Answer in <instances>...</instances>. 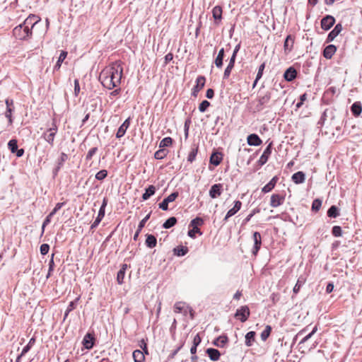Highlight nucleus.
Segmentation results:
<instances>
[{
	"instance_id": "obj_35",
	"label": "nucleus",
	"mask_w": 362,
	"mask_h": 362,
	"mask_svg": "<svg viewBox=\"0 0 362 362\" xmlns=\"http://www.w3.org/2000/svg\"><path fill=\"white\" fill-rule=\"evenodd\" d=\"M306 279L303 276H300L297 280V282L293 287V291L295 294H297L301 286L305 283Z\"/></svg>"
},
{
	"instance_id": "obj_18",
	"label": "nucleus",
	"mask_w": 362,
	"mask_h": 362,
	"mask_svg": "<svg viewBox=\"0 0 362 362\" xmlns=\"http://www.w3.org/2000/svg\"><path fill=\"white\" fill-rule=\"evenodd\" d=\"M67 159H68L67 154L64 153V152H62L61 153L60 158L57 160V163L56 168L53 170V174L54 175H57L58 172L59 171L61 168L63 166L64 162H66Z\"/></svg>"
},
{
	"instance_id": "obj_45",
	"label": "nucleus",
	"mask_w": 362,
	"mask_h": 362,
	"mask_svg": "<svg viewBox=\"0 0 362 362\" xmlns=\"http://www.w3.org/2000/svg\"><path fill=\"white\" fill-rule=\"evenodd\" d=\"M35 339L34 337H32L28 344L24 346V348L23 349L22 351H21V356H24L26 353H28L30 349L32 348V346L35 344Z\"/></svg>"
},
{
	"instance_id": "obj_20",
	"label": "nucleus",
	"mask_w": 362,
	"mask_h": 362,
	"mask_svg": "<svg viewBox=\"0 0 362 362\" xmlns=\"http://www.w3.org/2000/svg\"><path fill=\"white\" fill-rule=\"evenodd\" d=\"M278 177L274 176L272 179L262 189V192L263 193H267L271 192L275 187L276 182H278Z\"/></svg>"
},
{
	"instance_id": "obj_9",
	"label": "nucleus",
	"mask_w": 362,
	"mask_h": 362,
	"mask_svg": "<svg viewBox=\"0 0 362 362\" xmlns=\"http://www.w3.org/2000/svg\"><path fill=\"white\" fill-rule=\"evenodd\" d=\"M285 200V197L279 194H274L271 196L270 206L273 208H276L283 204Z\"/></svg>"
},
{
	"instance_id": "obj_16",
	"label": "nucleus",
	"mask_w": 362,
	"mask_h": 362,
	"mask_svg": "<svg viewBox=\"0 0 362 362\" xmlns=\"http://www.w3.org/2000/svg\"><path fill=\"white\" fill-rule=\"evenodd\" d=\"M94 337L91 334L87 333L83 339V344L86 349H91L94 346Z\"/></svg>"
},
{
	"instance_id": "obj_49",
	"label": "nucleus",
	"mask_w": 362,
	"mask_h": 362,
	"mask_svg": "<svg viewBox=\"0 0 362 362\" xmlns=\"http://www.w3.org/2000/svg\"><path fill=\"white\" fill-rule=\"evenodd\" d=\"M185 304L182 302H177L174 305V311L177 313H181L185 310Z\"/></svg>"
},
{
	"instance_id": "obj_44",
	"label": "nucleus",
	"mask_w": 362,
	"mask_h": 362,
	"mask_svg": "<svg viewBox=\"0 0 362 362\" xmlns=\"http://www.w3.org/2000/svg\"><path fill=\"white\" fill-rule=\"evenodd\" d=\"M173 143L171 137H164L159 144L160 148H165V147L170 146Z\"/></svg>"
},
{
	"instance_id": "obj_53",
	"label": "nucleus",
	"mask_w": 362,
	"mask_h": 362,
	"mask_svg": "<svg viewBox=\"0 0 362 362\" xmlns=\"http://www.w3.org/2000/svg\"><path fill=\"white\" fill-rule=\"evenodd\" d=\"M107 175V171L106 170H101L98 172L95 175V178L98 180H104Z\"/></svg>"
},
{
	"instance_id": "obj_8",
	"label": "nucleus",
	"mask_w": 362,
	"mask_h": 362,
	"mask_svg": "<svg viewBox=\"0 0 362 362\" xmlns=\"http://www.w3.org/2000/svg\"><path fill=\"white\" fill-rule=\"evenodd\" d=\"M40 21V18L36 15L30 14L29 16L24 21L23 24L27 28H32Z\"/></svg>"
},
{
	"instance_id": "obj_14",
	"label": "nucleus",
	"mask_w": 362,
	"mask_h": 362,
	"mask_svg": "<svg viewBox=\"0 0 362 362\" xmlns=\"http://www.w3.org/2000/svg\"><path fill=\"white\" fill-rule=\"evenodd\" d=\"M272 144V142L269 143V144L267 146V147L264 151L262 155L260 156V158H259V159L258 160V164L260 166H262L263 165H264L267 162L268 158H269V156L272 153V150H271Z\"/></svg>"
},
{
	"instance_id": "obj_15",
	"label": "nucleus",
	"mask_w": 362,
	"mask_h": 362,
	"mask_svg": "<svg viewBox=\"0 0 362 362\" xmlns=\"http://www.w3.org/2000/svg\"><path fill=\"white\" fill-rule=\"evenodd\" d=\"M241 206H242V202L238 200L235 201V204H234V206L232 209H230V210H228L225 218H223V221H227L230 217L235 215L241 209Z\"/></svg>"
},
{
	"instance_id": "obj_5",
	"label": "nucleus",
	"mask_w": 362,
	"mask_h": 362,
	"mask_svg": "<svg viewBox=\"0 0 362 362\" xmlns=\"http://www.w3.org/2000/svg\"><path fill=\"white\" fill-rule=\"evenodd\" d=\"M178 196L179 193L177 192H173L159 204V208L163 211H167L168 209V204L174 202Z\"/></svg>"
},
{
	"instance_id": "obj_12",
	"label": "nucleus",
	"mask_w": 362,
	"mask_h": 362,
	"mask_svg": "<svg viewBox=\"0 0 362 362\" xmlns=\"http://www.w3.org/2000/svg\"><path fill=\"white\" fill-rule=\"evenodd\" d=\"M223 186L221 184H214L211 187L209 190V196L212 199H216L219 197L222 193Z\"/></svg>"
},
{
	"instance_id": "obj_13",
	"label": "nucleus",
	"mask_w": 362,
	"mask_h": 362,
	"mask_svg": "<svg viewBox=\"0 0 362 362\" xmlns=\"http://www.w3.org/2000/svg\"><path fill=\"white\" fill-rule=\"evenodd\" d=\"M342 25L341 23H338L335 25L334 29L328 34L326 42H329L333 41L335 37L341 32Z\"/></svg>"
},
{
	"instance_id": "obj_59",
	"label": "nucleus",
	"mask_w": 362,
	"mask_h": 362,
	"mask_svg": "<svg viewBox=\"0 0 362 362\" xmlns=\"http://www.w3.org/2000/svg\"><path fill=\"white\" fill-rule=\"evenodd\" d=\"M151 216V212L148 213L139 223L138 228L139 230H142V228L144 227L146 221L149 219Z\"/></svg>"
},
{
	"instance_id": "obj_3",
	"label": "nucleus",
	"mask_w": 362,
	"mask_h": 362,
	"mask_svg": "<svg viewBox=\"0 0 362 362\" xmlns=\"http://www.w3.org/2000/svg\"><path fill=\"white\" fill-rule=\"evenodd\" d=\"M271 99V93L269 91L265 92L263 94H260L258 96L257 105L256 106V109L258 111L262 110L264 108V106L267 105Z\"/></svg>"
},
{
	"instance_id": "obj_48",
	"label": "nucleus",
	"mask_w": 362,
	"mask_h": 362,
	"mask_svg": "<svg viewBox=\"0 0 362 362\" xmlns=\"http://www.w3.org/2000/svg\"><path fill=\"white\" fill-rule=\"evenodd\" d=\"M272 332V327L269 325H267L264 330L261 333V339L262 341H266L269 337Z\"/></svg>"
},
{
	"instance_id": "obj_17",
	"label": "nucleus",
	"mask_w": 362,
	"mask_h": 362,
	"mask_svg": "<svg viewBox=\"0 0 362 362\" xmlns=\"http://www.w3.org/2000/svg\"><path fill=\"white\" fill-rule=\"evenodd\" d=\"M297 76V71L295 68L291 66L288 68L284 74V77L287 81H292Z\"/></svg>"
},
{
	"instance_id": "obj_54",
	"label": "nucleus",
	"mask_w": 362,
	"mask_h": 362,
	"mask_svg": "<svg viewBox=\"0 0 362 362\" xmlns=\"http://www.w3.org/2000/svg\"><path fill=\"white\" fill-rule=\"evenodd\" d=\"M332 233L334 237H340L342 235L341 228L339 226H334L332 228Z\"/></svg>"
},
{
	"instance_id": "obj_24",
	"label": "nucleus",
	"mask_w": 362,
	"mask_h": 362,
	"mask_svg": "<svg viewBox=\"0 0 362 362\" xmlns=\"http://www.w3.org/2000/svg\"><path fill=\"white\" fill-rule=\"evenodd\" d=\"M235 62V58L231 57L230 59L229 63H228V66H226V68L224 71V73H223V78L224 79H227L230 76L231 71L234 67Z\"/></svg>"
},
{
	"instance_id": "obj_51",
	"label": "nucleus",
	"mask_w": 362,
	"mask_h": 362,
	"mask_svg": "<svg viewBox=\"0 0 362 362\" xmlns=\"http://www.w3.org/2000/svg\"><path fill=\"white\" fill-rule=\"evenodd\" d=\"M8 148L10 149L11 153H15L18 148L17 140H16V139L11 140L8 142Z\"/></svg>"
},
{
	"instance_id": "obj_21",
	"label": "nucleus",
	"mask_w": 362,
	"mask_h": 362,
	"mask_svg": "<svg viewBox=\"0 0 362 362\" xmlns=\"http://www.w3.org/2000/svg\"><path fill=\"white\" fill-rule=\"evenodd\" d=\"M292 181L296 184H301L305 182V175L302 171H298L292 175Z\"/></svg>"
},
{
	"instance_id": "obj_23",
	"label": "nucleus",
	"mask_w": 362,
	"mask_h": 362,
	"mask_svg": "<svg viewBox=\"0 0 362 362\" xmlns=\"http://www.w3.org/2000/svg\"><path fill=\"white\" fill-rule=\"evenodd\" d=\"M222 159V154L221 153L214 152L210 156V163L217 166L221 163Z\"/></svg>"
},
{
	"instance_id": "obj_11",
	"label": "nucleus",
	"mask_w": 362,
	"mask_h": 362,
	"mask_svg": "<svg viewBox=\"0 0 362 362\" xmlns=\"http://www.w3.org/2000/svg\"><path fill=\"white\" fill-rule=\"evenodd\" d=\"M143 349H144V352H143L139 349L135 350L133 352L132 356H133L134 362H144V361H145L144 353L146 354H148L147 347H146V344H144V348Z\"/></svg>"
},
{
	"instance_id": "obj_7",
	"label": "nucleus",
	"mask_w": 362,
	"mask_h": 362,
	"mask_svg": "<svg viewBox=\"0 0 362 362\" xmlns=\"http://www.w3.org/2000/svg\"><path fill=\"white\" fill-rule=\"evenodd\" d=\"M334 23L335 18L332 16L327 15L321 20V28L324 30H328Z\"/></svg>"
},
{
	"instance_id": "obj_55",
	"label": "nucleus",
	"mask_w": 362,
	"mask_h": 362,
	"mask_svg": "<svg viewBox=\"0 0 362 362\" xmlns=\"http://www.w3.org/2000/svg\"><path fill=\"white\" fill-rule=\"evenodd\" d=\"M321 206H322L321 200H320L318 199H315L312 204V209H313V211H317L320 209Z\"/></svg>"
},
{
	"instance_id": "obj_62",
	"label": "nucleus",
	"mask_w": 362,
	"mask_h": 362,
	"mask_svg": "<svg viewBox=\"0 0 362 362\" xmlns=\"http://www.w3.org/2000/svg\"><path fill=\"white\" fill-rule=\"evenodd\" d=\"M97 151H98L97 147L90 148L86 155V160H90L92 158V157L93 156V155L96 153Z\"/></svg>"
},
{
	"instance_id": "obj_33",
	"label": "nucleus",
	"mask_w": 362,
	"mask_h": 362,
	"mask_svg": "<svg viewBox=\"0 0 362 362\" xmlns=\"http://www.w3.org/2000/svg\"><path fill=\"white\" fill-rule=\"evenodd\" d=\"M256 333L254 331L247 332L245 335V345L247 346H251L252 343L255 341Z\"/></svg>"
},
{
	"instance_id": "obj_52",
	"label": "nucleus",
	"mask_w": 362,
	"mask_h": 362,
	"mask_svg": "<svg viewBox=\"0 0 362 362\" xmlns=\"http://www.w3.org/2000/svg\"><path fill=\"white\" fill-rule=\"evenodd\" d=\"M210 106V103L207 100H203L199 105V110L201 112H204Z\"/></svg>"
},
{
	"instance_id": "obj_6",
	"label": "nucleus",
	"mask_w": 362,
	"mask_h": 362,
	"mask_svg": "<svg viewBox=\"0 0 362 362\" xmlns=\"http://www.w3.org/2000/svg\"><path fill=\"white\" fill-rule=\"evenodd\" d=\"M206 78L203 76H199L196 79V85L192 88V95L196 97L198 93L204 88Z\"/></svg>"
},
{
	"instance_id": "obj_28",
	"label": "nucleus",
	"mask_w": 362,
	"mask_h": 362,
	"mask_svg": "<svg viewBox=\"0 0 362 362\" xmlns=\"http://www.w3.org/2000/svg\"><path fill=\"white\" fill-rule=\"evenodd\" d=\"M127 268L126 264L122 265L121 269L119 270L117 274V281L119 284H122L124 279L125 272Z\"/></svg>"
},
{
	"instance_id": "obj_2",
	"label": "nucleus",
	"mask_w": 362,
	"mask_h": 362,
	"mask_svg": "<svg viewBox=\"0 0 362 362\" xmlns=\"http://www.w3.org/2000/svg\"><path fill=\"white\" fill-rule=\"evenodd\" d=\"M13 34L16 39L26 40L32 36V31L22 23L14 28Z\"/></svg>"
},
{
	"instance_id": "obj_29",
	"label": "nucleus",
	"mask_w": 362,
	"mask_h": 362,
	"mask_svg": "<svg viewBox=\"0 0 362 362\" xmlns=\"http://www.w3.org/2000/svg\"><path fill=\"white\" fill-rule=\"evenodd\" d=\"M223 58H224V49L221 48L219 50L218 55L214 61L215 65L216 66L217 68H219V69L222 68Z\"/></svg>"
},
{
	"instance_id": "obj_27",
	"label": "nucleus",
	"mask_w": 362,
	"mask_h": 362,
	"mask_svg": "<svg viewBox=\"0 0 362 362\" xmlns=\"http://www.w3.org/2000/svg\"><path fill=\"white\" fill-rule=\"evenodd\" d=\"M130 124V118H127L124 120V122L122 123V124L119 127L116 136H124V134L126 133L127 129L129 127Z\"/></svg>"
},
{
	"instance_id": "obj_64",
	"label": "nucleus",
	"mask_w": 362,
	"mask_h": 362,
	"mask_svg": "<svg viewBox=\"0 0 362 362\" xmlns=\"http://www.w3.org/2000/svg\"><path fill=\"white\" fill-rule=\"evenodd\" d=\"M79 92H80L79 81L78 79H75L74 80V94H75V95L77 96Z\"/></svg>"
},
{
	"instance_id": "obj_42",
	"label": "nucleus",
	"mask_w": 362,
	"mask_h": 362,
	"mask_svg": "<svg viewBox=\"0 0 362 362\" xmlns=\"http://www.w3.org/2000/svg\"><path fill=\"white\" fill-rule=\"evenodd\" d=\"M339 215V209L334 205H332L327 211V216L330 218H336Z\"/></svg>"
},
{
	"instance_id": "obj_46",
	"label": "nucleus",
	"mask_w": 362,
	"mask_h": 362,
	"mask_svg": "<svg viewBox=\"0 0 362 362\" xmlns=\"http://www.w3.org/2000/svg\"><path fill=\"white\" fill-rule=\"evenodd\" d=\"M264 68H265V63H262L259 66L258 72L257 74L256 78L253 83V87H255L256 86L257 81L262 78Z\"/></svg>"
},
{
	"instance_id": "obj_57",
	"label": "nucleus",
	"mask_w": 362,
	"mask_h": 362,
	"mask_svg": "<svg viewBox=\"0 0 362 362\" xmlns=\"http://www.w3.org/2000/svg\"><path fill=\"white\" fill-rule=\"evenodd\" d=\"M193 228L192 230H189L188 231V235L190 237V238H195V233H199L200 235H202V232L200 230V229L198 228V227H192Z\"/></svg>"
},
{
	"instance_id": "obj_63",
	"label": "nucleus",
	"mask_w": 362,
	"mask_h": 362,
	"mask_svg": "<svg viewBox=\"0 0 362 362\" xmlns=\"http://www.w3.org/2000/svg\"><path fill=\"white\" fill-rule=\"evenodd\" d=\"M13 110V109L6 108V110L5 112V117L8 119L9 123L12 122L11 115H12Z\"/></svg>"
},
{
	"instance_id": "obj_39",
	"label": "nucleus",
	"mask_w": 362,
	"mask_h": 362,
	"mask_svg": "<svg viewBox=\"0 0 362 362\" xmlns=\"http://www.w3.org/2000/svg\"><path fill=\"white\" fill-rule=\"evenodd\" d=\"M105 216V212L103 210H99L98 214L94 222L92 223L90 228L93 229L96 228L98 224L100 223L101 220Z\"/></svg>"
},
{
	"instance_id": "obj_37",
	"label": "nucleus",
	"mask_w": 362,
	"mask_h": 362,
	"mask_svg": "<svg viewBox=\"0 0 362 362\" xmlns=\"http://www.w3.org/2000/svg\"><path fill=\"white\" fill-rule=\"evenodd\" d=\"M197 151L198 146L196 144H193L192 149L188 155L187 161H189V163H192L196 158Z\"/></svg>"
},
{
	"instance_id": "obj_47",
	"label": "nucleus",
	"mask_w": 362,
	"mask_h": 362,
	"mask_svg": "<svg viewBox=\"0 0 362 362\" xmlns=\"http://www.w3.org/2000/svg\"><path fill=\"white\" fill-rule=\"evenodd\" d=\"M247 140L250 146H259L262 144L260 137H247Z\"/></svg>"
},
{
	"instance_id": "obj_34",
	"label": "nucleus",
	"mask_w": 362,
	"mask_h": 362,
	"mask_svg": "<svg viewBox=\"0 0 362 362\" xmlns=\"http://www.w3.org/2000/svg\"><path fill=\"white\" fill-rule=\"evenodd\" d=\"M351 111L354 116H358L362 111V106L360 102H355L351 107Z\"/></svg>"
},
{
	"instance_id": "obj_1",
	"label": "nucleus",
	"mask_w": 362,
	"mask_h": 362,
	"mask_svg": "<svg viewBox=\"0 0 362 362\" xmlns=\"http://www.w3.org/2000/svg\"><path fill=\"white\" fill-rule=\"evenodd\" d=\"M122 73L123 67L115 62L101 71L99 79L105 88L111 90L120 84Z\"/></svg>"
},
{
	"instance_id": "obj_26",
	"label": "nucleus",
	"mask_w": 362,
	"mask_h": 362,
	"mask_svg": "<svg viewBox=\"0 0 362 362\" xmlns=\"http://www.w3.org/2000/svg\"><path fill=\"white\" fill-rule=\"evenodd\" d=\"M145 244L148 247L153 248L156 246L157 239L153 235L148 234L146 235Z\"/></svg>"
},
{
	"instance_id": "obj_38",
	"label": "nucleus",
	"mask_w": 362,
	"mask_h": 362,
	"mask_svg": "<svg viewBox=\"0 0 362 362\" xmlns=\"http://www.w3.org/2000/svg\"><path fill=\"white\" fill-rule=\"evenodd\" d=\"M168 153V151L165 148H160L154 153V158L157 160L163 159Z\"/></svg>"
},
{
	"instance_id": "obj_4",
	"label": "nucleus",
	"mask_w": 362,
	"mask_h": 362,
	"mask_svg": "<svg viewBox=\"0 0 362 362\" xmlns=\"http://www.w3.org/2000/svg\"><path fill=\"white\" fill-rule=\"evenodd\" d=\"M250 314V309L247 305L241 306L237 310L235 317L240 319L242 322H245Z\"/></svg>"
},
{
	"instance_id": "obj_61",
	"label": "nucleus",
	"mask_w": 362,
	"mask_h": 362,
	"mask_svg": "<svg viewBox=\"0 0 362 362\" xmlns=\"http://www.w3.org/2000/svg\"><path fill=\"white\" fill-rule=\"evenodd\" d=\"M49 250V245L48 244L44 243L40 246V252L42 255H47Z\"/></svg>"
},
{
	"instance_id": "obj_60",
	"label": "nucleus",
	"mask_w": 362,
	"mask_h": 362,
	"mask_svg": "<svg viewBox=\"0 0 362 362\" xmlns=\"http://www.w3.org/2000/svg\"><path fill=\"white\" fill-rule=\"evenodd\" d=\"M331 113L332 112L329 111L328 109H326L324 112L322 113L319 122H318V124H321L322 125L324 123H325V121L326 120V118L327 117V114L328 113Z\"/></svg>"
},
{
	"instance_id": "obj_19",
	"label": "nucleus",
	"mask_w": 362,
	"mask_h": 362,
	"mask_svg": "<svg viewBox=\"0 0 362 362\" xmlns=\"http://www.w3.org/2000/svg\"><path fill=\"white\" fill-rule=\"evenodd\" d=\"M337 51V47L334 45H327L324 51H323V56L326 59H331L332 56L334 54V53Z\"/></svg>"
},
{
	"instance_id": "obj_32",
	"label": "nucleus",
	"mask_w": 362,
	"mask_h": 362,
	"mask_svg": "<svg viewBox=\"0 0 362 362\" xmlns=\"http://www.w3.org/2000/svg\"><path fill=\"white\" fill-rule=\"evenodd\" d=\"M293 44L294 39L292 37L291 35H288L285 40L284 45L285 52H290L293 46Z\"/></svg>"
},
{
	"instance_id": "obj_50",
	"label": "nucleus",
	"mask_w": 362,
	"mask_h": 362,
	"mask_svg": "<svg viewBox=\"0 0 362 362\" xmlns=\"http://www.w3.org/2000/svg\"><path fill=\"white\" fill-rule=\"evenodd\" d=\"M204 220L202 218L197 217L191 221L189 226L197 227L198 226H202Z\"/></svg>"
},
{
	"instance_id": "obj_36",
	"label": "nucleus",
	"mask_w": 362,
	"mask_h": 362,
	"mask_svg": "<svg viewBox=\"0 0 362 362\" xmlns=\"http://www.w3.org/2000/svg\"><path fill=\"white\" fill-rule=\"evenodd\" d=\"M66 56H67V52L66 51H62V52L60 53V55L58 58V60L54 66V71H57L60 69V67L62 66V63L66 59Z\"/></svg>"
},
{
	"instance_id": "obj_22",
	"label": "nucleus",
	"mask_w": 362,
	"mask_h": 362,
	"mask_svg": "<svg viewBox=\"0 0 362 362\" xmlns=\"http://www.w3.org/2000/svg\"><path fill=\"white\" fill-rule=\"evenodd\" d=\"M211 361H218L220 358L221 354L218 349L209 348L206 351Z\"/></svg>"
},
{
	"instance_id": "obj_31",
	"label": "nucleus",
	"mask_w": 362,
	"mask_h": 362,
	"mask_svg": "<svg viewBox=\"0 0 362 362\" xmlns=\"http://www.w3.org/2000/svg\"><path fill=\"white\" fill-rule=\"evenodd\" d=\"M156 192V187L153 185H149L148 188L146 189L145 192L142 195L143 200L148 199L152 195H153Z\"/></svg>"
},
{
	"instance_id": "obj_10",
	"label": "nucleus",
	"mask_w": 362,
	"mask_h": 362,
	"mask_svg": "<svg viewBox=\"0 0 362 362\" xmlns=\"http://www.w3.org/2000/svg\"><path fill=\"white\" fill-rule=\"evenodd\" d=\"M254 246L252 248V254L256 255L260 249L262 245V237L259 232L253 233Z\"/></svg>"
},
{
	"instance_id": "obj_25",
	"label": "nucleus",
	"mask_w": 362,
	"mask_h": 362,
	"mask_svg": "<svg viewBox=\"0 0 362 362\" xmlns=\"http://www.w3.org/2000/svg\"><path fill=\"white\" fill-rule=\"evenodd\" d=\"M228 341V339L227 336L222 335L217 337L213 342V344L216 346L223 348L227 344Z\"/></svg>"
},
{
	"instance_id": "obj_41",
	"label": "nucleus",
	"mask_w": 362,
	"mask_h": 362,
	"mask_svg": "<svg viewBox=\"0 0 362 362\" xmlns=\"http://www.w3.org/2000/svg\"><path fill=\"white\" fill-rule=\"evenodd\" d=\"M177 223V218L174 216L169 218L167 219L164 223L163 224V227L165 229L170 228L174 226Z\"/></svg>"
},
{
	"instance_id": "obj_56",
	"label": "nucleus",
	"mask_w": 362,
	"mask_h": 362,
	"mask_svg": "<svg viewBox=\"0 0 362 362\" xmlns=\"http://www.w3.org/2000/svg\"><path fill=\"white\" fill-rule=\"evenodd\" d=\"M317 326H315L310 333H309L308 335H306L301 339V341H300V344H303V343L306 342L309 339H310L312 337V336L317 332Z\"/></svg>"
},
{
	"instance_id": "obj_43",
	"label": "nucleus",
	"mask_w": 362,
	"mask_h": 362,
	"mask_svg": "<svg viewBox=\"0 0 362 362\" xmlns=\"http://www.w3.org/2000/svg\"><path fill=\"white\" fill-rule=\"evenodd\" d=\"M188 252V248L184 246H179L174 249V253L177 256H184Z\"/></svg>"
},
{
	"instance_id": "obj_30",
	"label": "nucleus",
	"mask_w": 362,
	"mask_h": 362,
	"mask_svg": "<svg viewBox=\"0 0 362 362\" xmlns=\"http://www.w3.org/2000/svg\"><path fill=\"white\" fill-rule=\"evenodd\" d=\"M223 10L221 6H216L212 9V15L215 21H221Z\"/></svg>"
},
{
	"instance_id": "obj_58",
	"label": "nucleus",
	"mask_w": 362,
	"mask_h": 362,
	"mask_svg": "<svg viewBox=\"0 0 362 362\" xmlns=\"http://www.w3.org/2000/svg\"><path fill=\"white\" fill-rule=\"evenodd\" d=\"M64 202L57 203L53 210L49 213V216H53L64 206Z\"/></svg>"
},
{
	"instance_id": "obj_40",
	"label": "nucleus",
	"mask_w": 362,
	"mask_h": 362,
	"mask_svg": "<svg viewBox=\"0 0 362 362\" xmlns=\"http://www.w3.org/2000/svg\"><path fill=\"white\" fill-rule=\"evenodd\" d=\"M79 300V297L76 298L74 300L71 301L69 303L67 308H66V310L64 313V319H66V317L68 316L69 313L72 311L74 309L76 308V303Z\"/></svg>"
}]
</instances>
